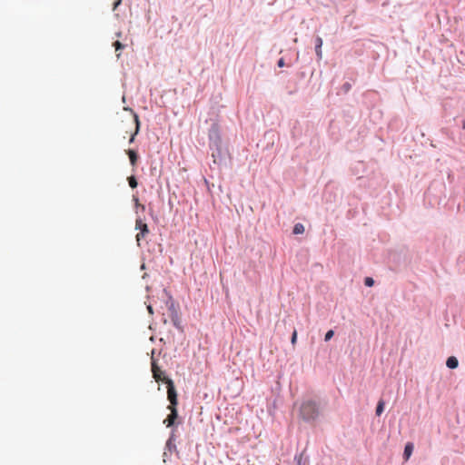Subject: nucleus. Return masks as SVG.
<instances>
[{"label": "nucleus", "mask_w": 465, "mask_h": 465, "mask_svg": "<svg viewBox=\"0 0 465 465\" xmlns=\"http://www.w3.org/2000/svg\"><path fill=\"white\" fill-rule=\"evenodd\" d=\"M326 408V402L318 397H305L301 401L298 407L299 418L311 426L316 423L323 417Z\"/></svg>", "instance_id": "obj_1"}, {"label": "nucleus", "mask_w": 465, "mask_h": 465, "mask_svg": "<svg viewBox=\"0 0 465 465\" xmlns=\"http://www.w3.org/2000/svg\"><path fill=\"white\" fill-rule=\"evenodd\" d=\"M209 148L222 146L220 128L217 124H213L208 132Z\"/></svg>", "instance_id": "obj_2"}, {"label": "nucleus", "mask_w": 465, "mask_h": 465, "mask_svg": "<svg viewBox=\"0 0 465 465\" xmlns=\"http://www.w3.org/2000/svg\"><path fill=\"white\" fill-rule=\"evenodd\" d=\"M169 312L172 323L173 326L181 332H183V326L182 325V320L179 312V306L175 304V302H172L169 305Z\"/></svg>", "instance_id": "obj_3"}, {"label": "nucleus", "mask_w": 465, "mask_h": 465, "mask_svg": "<svg viewBox=\"0 0 465 465\" xmlns=\"http://www.w3.org/2000/svg\"><path fill=\"white\" fill-rule=\"evenodd\" d=\"M212 152L213 164L219 167L225 162L226 151L222 146L210 148Z\"/></svg>", "instance_id": "obj_4"}, {"label": "nucleus", "mask_w": 465, "mask_h": 465, "mask_svg": "<svg viewBox=\"0 0 465 465\" xmlns=\"http://www.w3.org/2000/svg\"><path fill=\"white\" fill-rule=\"evenodd\" d=\"M135 229L140 231L135 236L137 244L140 245L141 240L149 233L148 225L143 223L141 218H137L135 221Z\"/></svg>", "instance_id": "obj_5"}, {"label": "nucleus", "mask_w": 465, "mask_h": 465, "mask_svg": "<svg viewBox=\"0 0 465 465\" xmlns=\"http://www.w3.org/2000/svg\"><path fill=\"white\" fill-rule=\"evenodd\" d=\"M167 399L170 401L169 406L176 407L178 404L177 392L173 384V381L169 379L167 381Z\"/></svg>", "instance_id": "obj_6"}, {"label": "nucleus", "mask_w": 465, "mask_h": 465, "mask_svg": "<svg viewBox=\"0 0 465 465\" xmlns=\"http://www.w3.org/2000/svg\"><path fill=\"white\" fill-rule=\"evenodd\" d=\"M167 408L168 410H170L171 412L163 420V423L166 425V427H173L175 420L178 418V411L176 407L174 406H168Z\"/></svg>", "instance_id": "obj_7"}, {"label": "nucleus", "mask_w": 465, "mask_h": 465, "mask_svg": "<svg viewBox=\"0 0 465 465\" xmlns=\"http://www.w3.org/2000/svg\"><path fill=\"white\" fill-rule=\"evenodd\" d=\"M322 38L319 35H317L315 38H314V48H315V53H316V56H317V59L318 60H322Z\"/></svg>", "instance_id": "obj_8"}, {"label": "nucleus", "mask_w": 465, "mask_h": 465, "mask_svg": "<svg viewBox=\"0 0 465 465\" xmlns=\"http://www.w3.org/2000/svg\"><path fill=\"white\" fill-rule=\"evenodd\" d=\"M134 122H135V131H134V133L132 134V136H131V138H130V140H129V143H134L135 135H136V134L139 133V131H140V125H141V124H140V120H139V117H138V114H137L134 113Z\"/></svg>", "instance_id": "obj_9"}, {"label": "nucleus", "mask_w": 465, "mask_h": 465, "mask_svg": "<svg viewBox=\"0 0 465 465\" xmlns=\"http://www.w3.org/2000/svg\"><path fill=\"white\" fill-rule=\"evenodd\" d=\"M446 366L451 370L456 369L459 366L458 359L454 356H450L446 361Z\"/></svg>", "instance_id": "obj_10"}, {"label": "nucleus", "mask_w": 465, "mask_h": 465, "mask_svg": "<svg viewBox=\"0 0 465 465\" xmlns=\"http://www.w3.org/2000/svg\"><path fill=\"white\" fill-rule=\"evenodd\" d=\"M413 449H414V446L411 442L406 443V445L404 447V451H403V457L406 460L410 459L411 455L412 454Z\"/></svg>", "instance_id": "obj_11"}, {"label": "nucleus", "mask_w": 465, "mask_h": 465, "mask_svg": "<svg viewBox=\"0 0 465 465\" xmlns=\"http://www.w3.org/2000/svg\"><path fill=\"white\" fill-rule=\"evenodd\" d=\"M174 429L172 430V432H171V435L169 437V439L167 440L166 441V448L172 451L173 449H175V444L173 443L175 438H174Z\"/></svg>", "instance_id": "obj_12"}, {"label": "nucleus", "mask_w": 465, "mask_h": 465, "mask_svg": "<svg viewBox=\"0 0 465 465\" xmlns=\"http://www.w3.org/2000/svg\"><path fill=\"white\" fill-rule=\"evenodd\" d=\"M127 153L129 155L130 163L133 166L136 165V163H137V160H138L137 153L135 151L130 149V150L127 151Z\"/></svg>", "instance_id": "obj_13"}, {"label": "nucleus", "mask_w": 465, "mask_h": 465, "mask_svg": "<svg viewBox=\"0 0 465 465\" xmlns=\"http://www.w3.org/2000/svg\"><path fill=\"white\" fill-rule=\"evenodd\" d=\"M384 406H385V402L383 400H380L377 403V406H376V415L377 416H381V413L383 412L384 411Z\"/></svg>", "instance_id": "obj_14"}, {"label": "nucleus", "mask_w": 465, "mask_h": 465, "mask_svg": "<svg viewBox=\"0 0 465 465\" xmlns=\"http://www.w3.org/2000/svg\"><path fill=\"white\" fill-rule=\"evenodd\" d=\"M304 232V226L302 223H296L293 226L292 233L293 234H301Z\"/></svg>", "instance_id": "obj_15"}, {"label": "nucleus", "mask_w": 465, "mask_h": 465, "mask_svg": "<svg viewBox=\"0 0 465 465\" xmlns=\"http://www.w3.org/2000/svg\"><path fill=\"white\" fill-rule=\"evenodd\" d=\"M128 180V183H129V186L132 188V189H134L137 187L138 185V183H137V180L136 178L134 176V175H131L127 178Z\"/></svg>", "instance_id": "obj_16"}, {"label": "nucleus", "mask_w": 465, "mask_h": 465, "mask_svg": "<svg viewBox=\"0 0 465 465\" xmlns=\"http://www.w3.org/2000/svg\"><path fill=\"white\" fill-rule=\"evenodd\" d=\"M334 335V331L333 330H329L326 333H325V336H324V341H329Z\"/></svg>", "instance_id": "obj_17"}, {"label": "nucleus", "mask_w": 465, "mask_h": 465, "mask_svg": "<svg viewBox=\"0 0 465 465\" xmlns=\"http://www.w3.org/2000/svg\"><path fill=\"white\" fill-rule=\"evenodd\" d=\"M364 284L368 287H371L374 284V280L371 277H366L364 279Z\"/></svg>", "instance_id": "obj_18"}, {"label": "nucleus", "mask_w": 465, "mask_h": 465, "mask_svg": "<svg viewBox=\"0 0 465 465\" xmlns=\"http://www.w3.org/2000/svg\"><path fill=\"white\" fill-rule=\"evenodd\" d=\"M113 45L116 51H120L124 48V45H123L120 41H115Z\"/></svg>", "instance_id": "obj_19"}, {"label": "nucleus", "mask_w": 465, "mask_h": 465, "mask_svg": "<svg viewBox=\"0 0 465 465\" xmlns=\"http://www.w3.org/2000/svg\"><path fill=\"white\" fill-rule=\"evenodd\" d=\"M164 292H165V293L167 294V297H168V299L166 301V306H167V309L169 310V305H171L172 302H174V300H173V296L170 293H168L165 290H164Z\"/></svg>", "instance_id": "obj_20"}, {"label": "nucleus", "mask_w": 465, "mask_h": 465, "mask_svg": "<svg viewBox=\"0 0 465 465\" xmlns=\"http://www.w3.org/2000/svg\"><path fill=\"white\" fill-rule=\"evenodd\" d=\"M341 89L344 91V93H348L351 89V84L346 82L342 84Z\"/></svg>", "instance_id": "obj_21"}, {"label": "nucleus", "mask_w": 465, "mask_h": 465, "mask_svg": "<svg viewBox=\"0 0 465 465\" xmlns=\"http://www.w3.org/2000/svg\"><path fill=\"white\" fill-rule=\"evenodd\" d=\"M134 202H135L136 206H137V207H140L143 211H144L145 206H144V205H143V204H140V203H139V200H138V198L134 196Z\"/></svg>", "instance_id": "obj_22"}, {"label": "nucleus", "mask_w": 465, "mask_h": 465, "mask_svg": "<svg viewBox=\"0 0 465 465\" xmlns=\"http://www.w3.org/2000/svg\"><path fill=\"white\" fill-rule=\"evenodd\" d=\"M297 341V331H294L292 334L291 342L294 344Z\"/></svg>", "instance_id": "obj_23"}, {"label": "nucleus", "mask_w": 465, "mask_h": 465, "mask_svg": "<svg viewBox=\"0 0 465 465\" xmlns=\"http://www.w3.org/2000/svg\"><path fill=\"white\" fill-rule=\"evenodd\" d=\"M277 65L279 67H283L285 65V62H284V59L283 58H280L277 62Z\"/></svg>", "instance_id": "obj_24"}, {"label": "nucleus", "mask_w": 465, "mask_h": 465, "mask_svg": "<svg viewBox=\"0 0 465 465\" xmlns=\"http://www.w3.org/2000/svg\"><path fill=\"white\" fill-rule=\"evenodd\" d=\"M122 3V0H116L114 3L113 10H115Z\"/></svg>", "instance_id": "obj_25"}, {"label": "nucleus", "mask_w": 465, "mask_h": 465, "mask_svg": "<svg viewBox=\"0 0 465 465\" xmlns=\"http://www.w3.org/2000/svg\"><path fill=\"white\" fill-rule=\"evenodd\" d=\"M147 310H148V312H149L150 314H153V309L152 305H148V306H147Z\"/></svg>", "instance_id": "obj_26"}, {"label": "nucleus", "mask_w": 465, "mask_h": 465, "mask_svg": "<svg viewBox=\"0 0 465 465\" xmlns=\"http://www.w3.org/2000/svg\"><path fill=\"white\" fill-rule=\"evenodd\" d=\"M302 457H300L299 459H297V463L298 465H302Z\"/></svg>", "instance_id": "obj_27"}, {"label": "nucleus", "mask_w": 465, "mask_h": 465, "mask_svg": "<svg viewBox=\"0 0 465 465\" xmlns=\"http://www.w3.org/2000/svg\"><path fill=\"white\" fill-rule=\"evenodd\" d=\"M152 367H153V371H154V368H155V362L154 361H153V366Z\"/></svg>", "instance_id": "obj_28"}, {"label": "nucleus", "mask_w": 465, "mask_h": 465, "mask_svg": "<svg viewBox=\"0 0 465 465\" xmlns=\"http://www.w3.org/2000/svg\"><path fill=\"white\" fill-rule=\"evenodd\" d=\"M462 128L465 130V120L462 122Z\"/></svg>", "instance_id": "obj_29"}]
</instances>
